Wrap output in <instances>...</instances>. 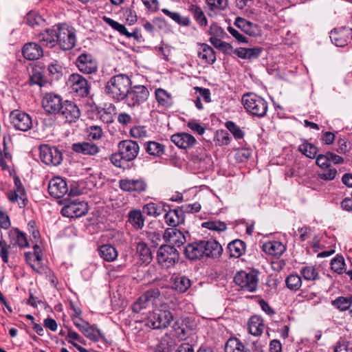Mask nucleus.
Listing matches in <instances>:
<instances>
[{"mask_svg":"<svg viewBox=\"0 0 352 352\" xmlns=\"http://www.w3.org/2000/svg\"><path fill=\"white\" fill-rule=\"evenodd\" d=\"M58 44L63 50L74 47L76 42L75 30L66 24L58 25Z\"/></svg>","mask_w":352,"mask_h":352,"instance_id":"39448f33","label":"nucleus"},{"mask_svg":"<svg viewBox=\"0 0 352 352\" xmlns=\"http://www.w3.org/2000/svg\"><path fill=\"white\" fill-rule=\"evenodd\" d=\"M58 113H60L68 122H76L80 116L78 107L69 100H65L63 102Z\"/></svg>","mask_w":352,"mask_h":352,"instance_id":"aec40b11","label":"nucleus"},{"mask_svg":"<svg viewBox=\"0 0 352 352\" xmlns=\"http://www.w3.org/2000/svg\"><path fill=\"white\" fill-rule=\"evenodd\" d=\"M334 352H352V344L346 340H340L337 342Z\"/></svg>","mask_w":352,"mask_h":352,"instance_id":"774afa93","label":"nucleus"},{"mask_svg":"<svg viewBox=\"0 0 352 352\" xmlns=\"http://www.w3.org/2000/svg\"><path fill=\"white\" fill-rule=\"evenodd\" d=\"M165 307L159 309L151 316L150 320L153 329L165 328L168 326L173 320V315L170 311L166 310Z\"/></svg>","mask_w":352,"mask_h":352,"instance_id":"dca6fc26","label":"nucleus"},{"mask_svg":"<svg viewBox=\"0 0 352 352\" xmlns=\"http://www.w3.org/2000/svg\"><path fill=\"white\" fill-rule=\"evenodd\" d=\"M300 274L306 280H316L319 278L317 270L311 265L302 267Z\"/></svg>","mask_w":352,"mask_h":352,"instance_id":"3c124183","label":"nucleus"},{"mask_svg":"<svg viewBox=\"0 0 352 352\" xmlns=\"http://www.w3.org/2000/svg\"><path fill=\"white\" fill-rule=\"evenodd\" d=\"M157 259L160 265L168 268L178 261L179 253L172 245H162L157 251Z\"/></svg>","mask_w":352,"mask_h":352,"instance_id":"423d86ee","label":"nucleus"},{"mask_svg":"<svg viewBox=\"0 0 352 352\" xmlns=\"http://www.w3.org/2000/svg\"><path fill=\"white\" fill-rule=\"evenodd\" d=\"M164 219L168 226L175 228L184 222V210L181 209L170 210L168 208L166 212Z\"/></svg>","mask_w":352,"mask_h":352,"instance_id":"b1692460","label":"nucleus"},{"mask_svg":"<svg viewBox=\"0 0 352 352\" xmlns=\"http://www.w3.org/2000/svg\"><path fill=\"white\" fill-rule=\"evenodd\" d=\"M37 248H38V245H35L34 246V252H27L25 254V258L30 266L35 263L36 261H42V255L36 250Z\"/></svg>","mask_w":352,"mask_h":352,"instance_id":"13d9d810","label":"nucleus"},{"mask_svg":"<svg viewBox=\"0 0 352 352\" xmlns=\"http://www.w3.org/2000/svg\"><path fill=\"white\" fill-rule=\"evenodd\" d=\"M203 241L188 244L184 250L186 256L190 260H196L204 256Z\"/></svg>","mask_w":352,"mask_h":352,"instance_id":"a878e982","label":"nucleus"},{"mask_svg":"<svg viewBox=\"0 0 352 352\" xmlns=\"http://www.w3.org/2000/svg\"><path fill=\"white\" fill-rule=\"evenodd\" d=\"M234 25L250 36H255L257 34V25L241 17L236 18Z\"/></svg>","mask_w":352,"mask_h":352,"instance_id":"c9c22d12","label":"nucleus"},{"mask_svg":"<svg viewBox=\"0 0 352 352\" xmlns=\"http://www.w3.org/2000/svg\"><path fill=\"white\" fill-rule=\"evenodd\" d=\"M265 328L263 319L258 316H252L248 320V329L250 334L258 336L262 334Z\"/></svg>","mask_w":352,"mask_h":352,"instance_id":"7c9ffc66","label":"nucleus"},{"mask_svg":"<svg viewBox=\"0 0 352 352\" xmlns=\"http://www.w3.org/2000/svg\"><path fill=\"white\" fill-rule=\"evenodd\" d=\"M170 140L177 146L183 149L192 148L196 142L195 138L186 133L174 134L171 136Z\"/></svg>","mask_w":352,"mask_h":352,"instance_id":"4be33fe9","label":"nucleus"},{"mask_svg":"<svg viewBox=\"0 0 352 352\" xmlns=\"http://www.w3.org/2000/svg\"><path fill=\"white\" fill-rule=\"evenodd\" d=\"M100 256L106 261H113L118 257V251L111 245L104 244L99 248Z\"/></svg>","mask_w":352,"mask_h":352,"instance_id":"4c0bfd02","label":"nucleus"},{"mask_svg":"<svg viewBox=\"0 0 352 352\" xmlns=\"http://www.w3.org/2000/svg\"><path fill=\"white\" fill-rule=\"evenodd\" d=\"M298 151L306 157L314 159L316 157L318 148L314 145L304 141L298 147Z\"/></svg>","mask_w":352,"mask_h":352,"instance_id":"09e8293b","label":"nucleus"},{"mask_svg":"<svg viewBox=\"0 0 352 352\" xmlns=\"http://www.w3.org/2000/svg\"><path fill=\"white\" fill-rule=\"evenodd\" d=\"M72 150L82 155H94L99 152V147L94 143L82 142L73 144Z\"/></svg>","mask_w":352,"mask_h":352,"instance_id":"cd10ccee","label":"nucleus"},{"mask_svg":"<svg viewBox=\"0 0 352 352\" xmlns=\"http://www.w3.org/2000/svg\"><path fill=\"white\" fill-rule=\"evenodd\" d=\"M262 52L258 47L252 48L239 47L234 50V54L241 58L252 60L257 58Z\"/></svg>","mask_w":352,"mask_h":352,"instance_id":"72a5a7b5","label":"nucleus"},{"mask_svg":"<svg viewBox=\"0 0 352 352\" xmlns=\"http://www.w3.org/2000/svg\"><path fill=\"white\" fill-rule=\"evenodd\" d=\"M202 227L211 230L222 232L226 230L227 226L223 221L219 220H211L203 222Z\"/></svg>","mask_w":352,"mask_h":352,"instance_id":"603ef678","label":"nucleus"},{"mask_svg":"<svg viewBox=\"0 0 352 352\" xmlns=\"http://www.w3.org/2000/svg\"><path fill=\"white\" fill-rule=\"evenodd\" d=\"M14 188L7 193L8 199L12 203L17 202L20 208H24L28 202V199L24 187L20 179L14 177Z\"/></svg>","mask_w":352,"mask_h":352,"instance_id":"ddd939ff","label":"nucleus"},{"mask_svg":"<svg viewBox=\"0 0 352 352\" xmlns=\"http://www.w3.org/2000/svg\"><path fill=\"white\" fill-rule=\"evenodd\" d=\"M82 333L86 338L95 342H98L100 338H104L100 330L95 324L91 325L89 324Z\"/></svg>","mask_w":352,"mask_h":352,"instance_id":"79ce46f5","label":"nucleus"},{"mask_svg":"<svg viewBox=\"0 0 352 352\" xmlns=\"http://www.w3.org/2000/svg\"><path fill=\"white\" fill-rule=\"evenodd\" d=\"M68 186L65 179L60 177L52 178L48 184V191L51 196L59 199L68 192Z\"/></svg>","mask_w":352,"mask_h":352,"instance_id":"6ab92c4d","label":"nucleus"},{"mask_svg":"<svg viewBox=\"0 0 352 352\" xmlns=\"http://www.w3.org/2000/svg\"><path fill=\"white\" fill-rule=\"evenodd\" d=\"M119 186L123 191L139 194L145 192L147 189V184L142 178L122 179L119 181Z\"/></svg>","mask_w":352,"mask_h":352,"instance_id":"4468645a","label":"nucleus"},{"mask_svg":"<svg viewBox=\"0 0 352 352\" xmlns=\"http://www.w3.org/2000/svg\"><path fill=\"white\" fill-rule=\"evenodd\" d=\"M88 211V206L84 201L74 199L69 201L62 208L63 216L69 218L79 217L85 215Z\"/></svg>","mask_w":352,"mask_h":352,"instance_id":"1a4fd4ad","label":"nucleus"},{"mask_svg":"<svg viewBox=\"0 0 352 352\" xmlns=\"http://www.w3.org/2000/svg\"><path fill=\"white\" fill-rule=\"evenodd\" d=\"M191 285L190 280L186 276L176 277L174 279L173 288L180 293L185 292Z\"/></svg>","mask_w":352,"mask_h":352,"instance_id":"a18cd8bd","label":"nucleus"},{"mask_svg":"<svg viewBox=\"0 0 352 352\" xmlns=\"http://www.w3.org/2000/svg\"><path fill=\"white\" fill-rule=\"evenodd\" d=\"M337 174V170L335 168L329 166L327 169L318 173V176L320 179L326 181L333 180Z\"/></svg>","mask_w":352,"mask_h":352,"instance_id":"e2e57ef3","label":"nucleus"},{"mask_svg":"<svg viewBox=\"0 0 352 352\" xmlns=\"http://www.w3.org/2000/svg\"><path fill=\"white\" fill-rule=\"evenodd\" d=\"M285 284L289 289L296 292L302 285L301 277L296 274H289L285 279Z\"/></svg>","mask_w":352,"mask_h":352,"instance_id":"de8ad7c7","label":"nucleus"},{"mask_svg":"<svg viewBox=\"0 0 352 352\" xmlns=\"http://www.w3.org/2000/svg\"><path fill=\"white\" fill-rule=\"evenodd\" d=\"M331 265L333 271L339 274H342L344 272L345 266L344 258L342 256H336V258L332 259Z\"/></svg>","mask_w":352,"mask_h":352,"instance_id":"5fc2aeb1","label":"nucleus"},{"mask_svg":"<svg viewBox=\"0 0 352 352\" xmlns=\"http://www.w3.org/2000/svg\"><path fill=\"white\" fill-rule=\"evenodd\" d=\"M168 205L164 202L153 203L150 202L143 206V212L148 216L157 217L163 212H166Z\"/></svg>","mask_w":352,"mask_h":352,"instance_id":"c85d7f7f","label":"nucleus"},{"mask_svg":"<svg viewBox=\"0 0 352 352\" xmlns=\"http://www.w3.org/2000/svg\"><path fill=\"white\" fill-rule=\"evenodd\" d=\"M330 38L337 47H343L352 39V28L341 27L331 31Z\"/></svg>","mask_w":352,"mask_h":352,"instance_id":"2eb2a0df","label":"nucleus"},{"mask_svg":"<svg viewBox=\"0 0 352 352\" xmlns=\"http://www.w3.org/2000/svg\"><path fill=\"white\" fill-rule=\"evenodd\" d=\"M58 26L45 30L38 34V40L47 47H52L58 43Z\"/></svg>","mask_w":352,"mask_h":352,"instance_id":"5701e85b","label":"nucleus"},{"mask_svg":"<svg viewBox=\"0 0 352 352\" xmlns=\"http://www.w3.org/2000/svg\"><path fill=\"white\" fill-rule=\"evenodd\" d=\"M195 19V21L201 26L207 25V19L201 8L196 5H190L188 8Z\"/></svg>","mask_w":352,"mask_h":352,"instance_id":"49530a36","label":"nucleus"},{"mask_svg":"<svg viewBox=\"0 0 352 352\" xmlns=\"http://www.w3.org/2000/svg\"><path fill=\"white\" fill-rule=\"evenodd\" d=\"M212 10H224L228 6L227 0H206Z\"/></svg>","mask_w":352,"mask_h":352,"instance_id":"338daca9","label":"nucleus"},{"mask_svg":"<svg viewBox=\"0 0 352 352\" xmlns=\"http://www.w3.org/2000/svg\"><path fill=\"white\" fill-rule=\"evenodd\" d=\"M111 161L116 166L119 168H124L125 164L129 162L124 159V156L121 155V152L119 150L118 153L111 155Z\"/></svg>","mask_w":352,"mask_h":352,"instance_id":"69168bd1","label":"nucleus"},{"mask_svg":"<svg viewBox=\"0 0 352 352\" xmlns=\"http://www.w3.org/2000/svg\"><path fill=\"white\" fill-rule=\"evenodd\" d=\"M118 146L121 155L124 156V159L129 162L135 160L140 151L138 144L131 140L120 141Z\"/></svg>","mask_w":352,"mask_h":352,"instance_id":"a211bd4d","label":"nucleus"},{"mask_svg":"<svg viewBox=\"0 0 352 352\" xmlns=\"http://www.w3.org/2000/svg\"><path fill=\"white\" fill-rule=\"evenodd\" d=\"M204 256L212 258L219 257L223 251L221 245L216 241H203Z\"/></svg>","mask_w":352,"mask_h":352,"instance_id":"c756f323","label":"nucleus"},{"mask_svg":"<svg viewBox=\"0 0 352 352\" xmlns=\"http://www.w3.org/2000/svg\"><path fill=\"white\" fill-rule=\"evenodd\" d=\"M87 132L89 137L94 140L100 139L103 134L102 128L97 125L90 126L87 129Z\"/></svg>","mask_w":352,"mask_h":352,"instance_id":"052dcab7","label":"nucleus"},{"mask_svg":"<svg viewBox=\"0 0 352 352\" xmlns=\"http://www.w3.org/2000/svg\"><path fill=\"white\" fill-rule=\"evenodd\" d=\"M155 96L159 104L165 107H169L173 104L171 95L163 89H156Z\"/></svg>","mask_w":352,"mask_h":352,"instance_id":"c03bdc74","label":"nucleus"},{"mask_svg":"<svg viewBox=\"0 0 352 352\" xmlns=\"http://www.w3.org/2000/svg\"><path fill=\"white\" fill-rule=\"evenodd\" d=\"M285 250V246L276 241H268L263 245V250L265 253L275 256H280Z\"/></svg>","mask_w":352,"mask_h":352,"instance_id":"473e14b6","label":"nucleus"},{"mask_svg":"<svg viewBox=\"0 0 352 352\" xmlns=\"http://www.w3.org/2000/svg\"><path fill=\"white\" fill-rule=\"evenodd\" d=\"M242 104L246 111L252 116L263 118L267 113V101L254 93L245 94L242 97Z\"/></svg>","mask_w":352,"mask_h":352,"instance_id":"7ed1b4c3","label":"nucleus"},{"mask_svg":"<svg viewBox=\"0 0 352 352\" xmlns=\"http://www.w3.org/2000/svg\"><path fill=\"white\" fill-rule=\"evenodd\" d=\"M226 127L232 133L236 139H241L244 135L243 131L236 126L233 122L229 121L226 122Z\"/></svg>","mask_w":352,"mask_h":352,"instance_id":"0e129e2a","label":"nucleus"},{"mask_svg":"<svg viewBox=\"0 0 352 352\" xmlns=\"http://www.w3.org/2000/svg\"><path fill=\"white\" fill-rule=\"evenodd\" d=\"M25 22L28 25L34 28L41 25L43 22V20L37 13L30 12L25 17Z\"/></svg>","mask_w":352,"mask_h":352,"instance_id":"6e6d98bb","label":"nucleus"},{"mask_svg":"<svg viewBox=\"0 0 352 352\" xmlns=\"http://www.w3.org/2000/svg\"><path fill=\"white\" fill-rule=\"evenodd\" d=\"M129 222L135 228L140 229L144 225V219L139 210H133L129 213Z\"/></svg>","mask_w":352,"mask_h":352,"instance_id":"37998d69","label":"nucleus"},{"mask_svg":"<svg viewBox=\"0 0 352 352\" xmlns=\"http://www.w3.org/2000/svg\"><path fill=\"white\" fill-rule=\"evenodd\" d=\"M39 151L41 161L47 165L57 166L63 160L62 153L55 146L43 144L40 146Z\"/></svg>","mask_w":352,"mask_h":352,"instance_id":"9d476101","label":"nucleus"},{"mask_svg":"<svg viewBox=\"0 0 352 352\" xmlns=\"http://www.w3.org/2000/svg\"><path fill=\"white\" fill-rule=\"evenodd\" d=\"M234 280L238 286L247 292L255 291L258 285L257 276L252 271L237 272L234 277Z\"/></svg>","mask_w":352,"mask_h":352,"instance_id":"0eeeda50","label":"nucleus"},{"mask_svg":"<svg viewBox=\"0 0 352 352\" xmlns=\"http://www.w3.org/2000/svg\"><path fill=\"white\" fill-rule=\"evenodd\" d=\"M209 41L216 48L221 51L228 52L232 48L229 43L222 41L219 37L211 36Z\"/></svg>","mask_w":352,"mask_h":352,"instance_id":"bf43d9fd","label":"nucleus"},{"mask_svg":"<svg viewBox=\"0 0 352 352\" xmlns=\"http://www.w3.org/2000/svg\"><path fill=\"white\" fill-rule=\"evenodd\" d=\"M245 347L238 338L229 339L225 346V352H244Z\"/></svg>","mask_w":352,"mask_h":352,"instance_id":"8fccbe9b","label":"nucleus"},{"mask_svg":"<svg viewBox=\"0 0 352 352\" xmlns=\"http://www.w3.org/2000/svg\"><path fill=\"white\" fill-rule=\"evenodd\" d=\"M230 254L232 257L239 258L245 250V243L239 239L230 242L228 245Z\"/></svg>","mask_w":352,"mask_h":352,"instance_id":"ea45409f","label":"nucleus"},{"mask_svg":"<svg viewBox=\"0 0 352 352\" xmlns=\"http://www.w3.org/2000/svg\"><path fill=\"white\" fill-rule=\"evenodd\" d=\"M163 239L173 247H180L186 242L184 234L176 228H167L163 234Z\"/></svg>","mask_w":352,"mask_h":352,"instance_id":"412c9836","label":"nucleus"},{"mask_svg":"<svg viewBox=\"0 0 352 352\" xmlns=\"http://www.w3.org/2000/svg\"><path fill=\"white\" fill-rule=\"evenodd\" d=\"M131 78L126 74L116 75L107 82L105 91L114 101H122L131 87Z\"/></svg>","mask_w":352,"mask_h":352,"instance_id":"f257e3e1","label":"nucleus"},{"mask_svg":"<svg viewBox=\"0 0 352 352\" xmlns=\"http://www.w3.org/2000/svg\"><path fill=\"white\" fill-rule=\"evenodd\" d=\"M333 305L338 309L344 311L351 307V301L349 298L339 297L333 302Z\"/></svg>","mask_w":352,"mask_h":352,"instance_id":"680f3d73","label":"nucleus"},{"mask_svg":"<svg viewBox=\"0 0 352 352\" xmlns=\"http://www.w3.org/2000/svg\"><path fill=\"white\" fill-rule=\"evenodd\" d=\"M162 11L164 14L170 18L179 25L188 26L190 23V19L188 16H182L179 13L176 12H171L166 8H163Z\"/></svg>","mask_w":352,"mask_h":352,"instance_id":"a19ab883","label":"nucleus"},{"mask_svg":"<svg viewBox=\"0 0 352 352\" xmlns=\"http://www.w3.org/2000/svg\"><path fill=\"white\" fill-rule=\"evenodd\" d=\"M68 85L76 96L86 97L89 94L90 86L87 80L79 74H72L68 79Z\"/></svg>","mask_w":352,"mask_h":352,"instance_id":"6e6552de","label":"nucleus"},{"mask_svg":"<svg viewBox=\"0 0 352 352\" xmlns=\"http://www.w3.org/2000/svg\"><path fill=\"white\" fill-rule=\"evenodd\" d=\"M76 65L80 72L86 74L96 73L98 70L97 60L90 54H80L76 58Z\"/></svg>","mask_w":352,"mask_h":352,"instance_id":"9b49d317","label":"nucleus"},{"mask_svg":"<svg viewBox=\"0 0 352 352\" xmlns=\"http://www.w3.org/2000/svg\"><path fill=\"white\" fill-rule=\"evenodd\" d=\"M164 297L158 288H151L146 291L133 305V310L135 312H140L150 305L159 309L165 307Z\"/></svg>","mask_w":352,"mask_h":352,"instance_id":"f03ea898","label":"nucleus"},{"mask_svg":"<svg viewBox=\"0 0 352 352\" xmlns=\"http://www.w3.org/2000/svg\"><path fill=\"white\" fill-rule=\"evenodd\" d=\"M10 120L14 127L20 131H27L32 126L30 116L25 112L13 111L10 114Z\"/></svg>","mask_w":352,"mask_h":352,"instance_id":"f8f14e48","label":"nucleus"},{"mask_svg":"<svg viewBox=\"0 0 352 352\" xmlns=\"http://www.w3.org/2000/svg\"><path fill=\"white\" fill-rule=\"evenodd\" d=\"M8 235L10 239V243L14 245V250H17V247L21 249L29 245L25 233L21 232L19 229L10 230Z\"/></svg>","mask_w":352,"mask_h":352,"instance_id":"bb28decb","label":"nucleus"},{"mask_svg":"<svg viewBox=\"0 0 352 352\" xmlns=\"http://www.w3.org/2000/svg\"><path fill=\"white\" fill-rule=\"evenodd\" d=\"M17 250H14V245L10 242L8 243L5 240L0 239V258L4 263L9 262L10 256H15Z\"/></svg>","mask_w":352,"mask_h":352,"instance_id":"f704fd0d","label":"nucleus"},{"mask_svg":"<svg viewBox=\"0 0 352 352\" xmlns=\"http://www.w3.org/2000/svg\"><path fill=\"white\" fill-rule=\"evenodd\" d=\"M131 137L135 139L144 138L148 136V132L144 126H135L129 131Z\"/></svg>","mask_w":352,"mask_h":352,"instance_id":"4d7b16f0","label":"nucleus"},{"mask_svg":"<svg viewBox=\"0 0 352 352\" xmlns=\"http://www.w3.org/2000/svg\"><path fill=\"white\" fill-rule=\"evenodd\" d=\"M103 20L107 24L110 25L115 30L120 32L122 35L126 36V34H128V30H126V27L124 25L120 24L118 22L107 16H103Z\"/></svg>","mask_w":352,"mask_h":352,"instance_id":"864d4df0","label":"nucleus"},{"mask_svg":"<svg viewBox=\"0 0 352 352\" xmlns=\"http://www.w3.org/2000/svg\"><path fill=\"white\" fill-rule=\"evenodd\" d=\"M136 253L142 263H148L152 260V253L147 244L143 241L136 245Z\"/></svg>","mask_w":352,"mask_h":352,"instance_id":"58836bf2","label":"nucleus"},{"mask_svg":"<svg viewBox=\"0 0 352 352\" xmlns=\"http://www.w3.org/2000/svg\"><path fill=\"white\" fill-rule=\"evenodd\" d=\"M23 56L28 60H37L43 54L42 47L36 43H26L23 48Z\"/></svg>","mask_w":352,"mask_h":352,"instance_id":"393cba45","label":"nucleus"},{"mask_svg":"<svg viewBox=\"0 0 352 352\" xmlns=\"http://www.w3.org/2000/svg\"><path fill=\"white\" fill-rule=\"evenodd\" d=\"M146 152L155 157H161L165 151V146L155 141H148L144 144Z\"/></svg>","mask_w":352,"mask_h":352,"instance_id":"e433bc0d","label":"nucleus"},{"mask_svg":"<svg viewBox=\"0 0 352 352\" xmlns=\"http://www.w3.org/2000/svg\"><path fill=\"white\" fill-rule=\"evenodd\" d=\"M149 96L148 89L144 85L131 86L124 98V103L131 109H135L144 103Z\"/></svg>","mask_w":352,"mask_h":352,"instance_id":"20e7f679","label":"nucleus"},{"mask_svg":"<svg viewBox=\"0 0 352 352\" xmlns=\"http://www.w3.org/2000/svg\"><path fill=\"white\" fill-rule=\"evenodd\" d=\"M63 104L60 96L53 93L46 94L42 100L43 109L50 114L58 113L61 110Z\"/></svg>","mask_w":352,"mask_h":352,"instance_id":"f3484780","label":"nucleus"},{"mask_svg":"<svg viewBox=\"0 0 352 352\" xmlns=\"http://www.w3.org/2000/svg\"><path fill=\"white\" fill-rule=\"evenodd\" d=\"M198 56L205 63L213 64L216 60L215 52L212 47L206 43L199 44Z\"/></svg>","mask_w":352,"mask_h":352,"instance_id":"2f4dec72","label":"nucleus"}]
</instances>
